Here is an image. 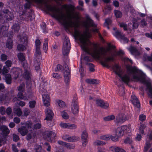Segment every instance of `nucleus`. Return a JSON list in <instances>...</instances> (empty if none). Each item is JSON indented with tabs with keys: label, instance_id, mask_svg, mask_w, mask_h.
Returning a JSON list of instances; mask_svg holds the SVG:
<instances>
[{
	"label": "nucleus",
	"instance_id": "obj_58",
	"mask_svg": "<svg viewBox=\"0 0 152 152\" xmlns=\"http://www.w3.org/2000/svg\"><path fill=\"white\" fill-rule=\"evenodd\" d=\"M19 136L15 134H13V140L14 141H17L19 140Z\"/></svg>",
	"mask_w": 152,
	"mask_h": 152
},
{
	"label": "nucleus",
	"instance_id": "obj_7",
	"mask_svg": "<svg viewBox=\"0 0 152 152\" xmlns=\"http://www.w3.org/2000/svg\"><path fill=\"white\" fill-rule=\"evenodd\" d=\"M131 131V128L130 125H124L117 129L116 134H118V136H122L124 133H129Z\"/></svg>",
	"mask_w": 152,
	"mask_h": 152
},
{
	"label": "nucleus",
	"instance_id": "obj_56",
	"mask_svg": "<svg viewBox=\"0 0 152 152\" xmlns=\"http://www.w3.org/2000/svg\"><path fill=\"white\" fill-rule=\"evenodd\" d=\"M1 58L2 61H5L7 59V56L6 54H2L1 55Z\"/></svg>",
	"mask_w": 152,
	"mask_h": 152
},
{
	"label": "nucleus",
	"instance_id": "obj_34",
	"mask_svg": "<svg viewBox=\"0 0 152 152\" xmlns=\"http://www.w3.org/2000/svg\"><path fill=\"white\" fill-rule=\"evenodd\" d=\"M41 59V58L39 60L38 58V57H37V58L36 57L35 58V56H34V59H35V64L36 65V63H37V65H35V69L37 70H38L39 69H40L39 66V61H40Z\"/></svg>",
	"mask_w": 152,
	"mask_h": 152
},
{
	"label": "nucleus",
	"instance_id": "obj_10",
	"mask_svg": "<svg viewBox=\"0 0 152 152\" xmlns=\"http://www.w3.org/2000/svg\"><path fill=\"white\" fill-rule=\"evenodd\" d=\"M71 109L72 113L74 114H76L78 112L79 107L76 97H74L73 99L71 105Z\"/></svg>",
	"mask_w": 152,
	"mask_h": 152
},
{
	"label": "nucleus",
	"instance_id": "obj_42",
	"mask_svg": "<svg viewBox=\"0 0 152 152\" xmlns=\"http://www.w3.org/2000/svg\"><path fill=\"white\" fill-rule=\"evenodd\" d=\"M34 147L35 152H42V151L41 150V147L40 145H34Z\"/></svg>",
	"mask_w": 152,
	"mask_h": 152
},
{
	"label": "nucleus",
	"instance_id": "obj_5",
	"mask_svg": "<svg viewBox=\"0 0 152 152\" xmlns=\"http://www.w3.org/2000/svg\"><path fill=\"white\" fill-rule=\"evenodd\" d=\"M20 43L17 46L18 50L19 51H23L26 48L27 43V37L26 34H24L20 39Z\"/></svg>",
	"mask_w": 152,
	"mask_h": 152
},
{
	"label": "nucleus",
	"instance_id": "obj_13",
	"mask_svg": "<svg viewBox=\"0 0 152 152\" xmlns=\"http://www.w3.org/2000/svg\"><path fill=\"white\" fill-rule=\"evenodd\" d=\"M127 119V117L126 115L123 113H119L116 117L115 120V122L117 123H122L125 122Z\"/></svg>",
	"mask_w": 152,
	"mask_h": 152
},
{
	"label": "nucleus",
	"instance_id": "obj_50",
	"mask_svg": "<svg viewBox=\"0 0 152 152\" xmlns=\"http://www.w3.org/2000/svg\"><path fill=\"white\" fill-rule=\"evenodd\" d=\"M146 118V116L145 115L142 114L140 115L139 117V120L142 121H143L145 120Z\"/></svg>",
	"mask_w": 152,
	"mask_h": 152
},
{
	"label": "nucleus",
	"instance_id": "obj_41",
	"mask_svg": "<svg viewBox=\"0 0 152 152\" xmlns=\"http://www.w3.org/2000/svg\"><path fill=\"white\" fill-rule=\"evenodd\" d=\"M125 10L126 11H130L132 13H134L135 12L133 7L130 5H129L127 7L125 8Z\"/></svg>",
	"mask_w": 152,
	"mask_h": 152
},
{
	"label": "nucleus",
	"instance_id": "obj_43",
	"mask_svg": "<svg viewBox=\"0 0 152 152\" xmlns=\"http://www.w3.org/2000/svg\"><path fill=\"white\" fill-rule=\"evenodd\" d=\"M133 26L134 28L137 27L138 25V23L137 22V20L135 18H133L132 20Z\"/></svg>",
	"mask_w": 152,
	"mask_h": 152
},
{
	"label": "nucleus",
	"instance_id": "obj_21",
	"mask_svg": "<svg viewBox=\"0 0 152 152\" xmlns=\"http://www.w3.org/2000/svg\"><path fill=\"white\" fill-rule=\"evenodd\" d=\"M131 101L134 105L137 108L140 106V103L137 98L134 95L131 96Z\"/></svg>",
	"mask_w": 152,
	"mask_h": 152
},
{
	"label": "nucleus",
	"instance_id": "obj_37",
	"mask_svg": "<svg viewBox=\"0 0 152 152\" xmlns=\"http://www.w3.org/2000/svg\"><path fill=\"white\" fill-rule=\"evenodd\" d=\"M117 130L116 131L115 134L116 136H113L110 135V140H111L113 141H117L118 140V138L119 137H121V136H118V134H116Z\"/></svg>",
	"mask_w": 152,
	"mask_h": 152
},
{
	"label": "nucleus",
	"instance_id": "obj_60",
	"mask_svg": "<svg viewBox=\"0 0 152 152\" xmlns=\"http://www.w3.org/2000/svg\"><path fill=\"white\" fill-rule=\"evenodd\" d=\"M112 22V20L110 18H108L105 20V24L108 25L110 24Z\"/></svg>",
	"mask_w": 152,
	"mask_h": 152
},
{
	"label": "nucleus",
	"instance_id": "obj_38",
	"mask_svg": "<svg viewBox=\"0 0 152 152\" xmlns=\"http://www.w3.org/2000/svg\"><path fill=\"white\" fill-rule=\"evenodd\" d=\"M18 57L19 60L21 61H24L25 60L24 55L22 53H20L18 54Z\"/></svg>",
	"mask_w": 152,
	"mask_h": 152
},
{
	"label": "nucleus",
	"instance_id": "obj_44",
	"mask_svg": "<svg viewBox=\"0 0 152 152\" xmlns=\"http://www.w3.org/2000/svg\"><path fill=\"white\" fill-rule=\"evenodd\" d=\"M12 28L13 30L15 32H17L18 31L19 28L20 26H19V25L16 24H14L13 26L12 27Z\"/></svg>",
	"mask_w": 152,
	"mask_h": 152
},
{
	"label": "nucleus",
	"instance_id": "obj_49",
	"mask_svg": "<svg viewBox=\"0 0 152 152\" xmlns=\"http://www.w3.org/2000/svg\"><path fill=\"white\" fill-rule=\"evenodd\" d=\"M150 143L149 142L146 141L145 144V146L144 147V151H147L148 150V149L150 147Z\"/></svg>",
	"mask_w": 152,
	"mask_h": 152
},
{
	"label": "nucleus",
	"instance_id": "obj_24",
	"mask_svg": "<svg viewBox=\"0 0 152 152\" xmlns=\"http://www.w3.org/2000/svg\"><path fill=\"white\" fill-rule=\"evenodd\" d=\"M109 150L110 151L115 152H126L124 149L115 146H113L110 147Z\"/></svg>",
	"mask_w": 152,
	"mask_h": 152
},
{
	"label": "nucleus",
	"instance_id": "obj_54",
	"mask_svg": "<svg viewBox=\"0 0 152 152\" xmlns=\"http://www.w3.org/2000/svg\"><path fill=\"white\" fill-rule=\"evenodd\" d=\"M5 64L6 65V66L9 68V67L11 66L12 62L11 61L8 60L5 62Z\"/></svg>",
	"mask_w": 152,
	"mask_h": 152
},
{
	"label": "nucleus",
	"instance_id": "obj_31",
	"mask_svg": "<svg viewBox=\"0 0 152 152\" xmlns=\"http://www.w3.org/2000/svg\"><path fill=\"white\" fill-rule=\"evenodd\" d=\"M61 114L62 117L64 119L66 120L69 118V116L67 111L64 110L62 111Z\"/></svg>",
	"mask_w": 152,
	"mask_h": 152
},
{
	"label": "nucleus",
	"instance_id": "obj_55",
	"mask_svg": "<svg viewBox=\"0 0 152 152\" xmlns=\"http://www.w3.org/2000/svg\"><path fill=\"white\" fill-rule=\"evenodd\" d=\"M120 26L121 27H123L124 30H127V25L125 23H119Z\"/></svg>",
	"mask_w": 152,
	"mask_h": 152
},
{
	"label": "nucleus",
	"instance_id": "obj_30",
	"mask_svg": "<svg viewBox=\"0 0 152 152\" xmlns=\"http://www.w3.org/2000/svg\"><path fill=\"white\" fill-rule=\"evenodd\" d=\"M110 134L102 135L99 136V139L105 140H109L110 138Z\"/></svg>",
	"mask_w": 152,
	"mask_h": 152
},
{
	"label": "nucleus",
	"instance_id": "obj_57",
	"mask_svg": "<svg viewBox=\"0 0 152 152\" xmlns=\"http://www.w3.org/2000/svg\"><path fill=\"white\" fill-rule=\"evenodd\" d=\"M45 148H46L47 151H50L51 147L48 143H46L45 144Z\"/></svg>",
	"mask_w": 152,
	"mask_h": 152
},
{
	"label": "nucleus",
	"instance_id": "obj_48",
	"mask_svg": "<svg viewBox=\"0 0 152 152\" xmlns=\"http://www.w3.org/2000/svg\"><path fill=\"white\" fill-rule=\"evenodd\" d=\"M29 104L30 108H33L35 105L36 102L35 101H31L29 102Z\"/></svg>",
	"mask_w": 152,
	"mask_h": 152
},
{
	"label": "nucleus",
	"instance_id": "obj_1",
	"mask_svg": "<svg viewBox=\"0 0 152 152\" xmlns=\"http://www.w3.org/2000/svg\"><path fill=\"white\" fill-rule=\"evenodd\" d=\"M27 2L24 5L25 9H28L33 2L37 4L42 9L47 12H51V15L59 22L63 25L66 29L73 28L74 31L73 35L76 39H78L82 50L86 53L90 54L94 58L99 60L102 64L108 68L110 67L109 63L114 60V58L117 56V52L114 49L115 46L110 43L108 44L107 51H110L111 56H106L103 49L99 47L98 45L90 41L89 38L91 36V30L90 28L95 27L93 21L89 17L83 23V25L85 28V30L80 31L77 28L79 27L80 19L79 14L74 13L75 8L71 4H64L61 5V8L66 11L64 13L59 8L55 6H52L48 3V0H25Z\"/></svg>",
	"mask_w": 152,
	"mask_h": 152
},
{
	"label": "nucleus",
	"instance_id": "obj_51",
	"mask_svg": "<svg viewBox=\"0 0 152 152\" xmlns=\"http://www.w3.org/2000/svg\"><path fill=\"white\" fill-rule=\"evenodd\" d=\"M30 113V111L28 109L25 108L24 110L23 115L24 116H27L29 115Z\"/></svg>",
	"mask_w": 152,
	"mask_h": 152
},
{
	"label": "nucleus",
	"instance_id": "obj_15",
	"mask_svg": "<svg viewBox=\"0 0 152 152\" xmlns=\"http://www.w3.org/2000/svg\"><path fill=\"white\" fill-rule=\"evenodd\" d=\"M3 134L0 135L2 137L4 138V139L5 140L6 137L7 135L9 134L10 130L8 129L7 126L5 125L1 126L0 128Z\"/></svg>",
	"mask_w": 152,
	"mask_h": 152
},
{
	"label": "nucleus",
	"instance_id": "obj_62",
	"mask_svg": "<svg viewBox=\"0 0 152 152\" xmlns=\"http://www.w3.org/2000/svg\"><path fill=\"white\" fill-rule=\"evenodd\" d=\"M132 142L131 139L129 138H126L124 140V142L126 143H130Z\"/></svg>",
	"mask_w": 152,
	"mask_h": 152
},
{
	"label": "nucleus",
	"instance_id": "obj_46",
	"mask_svg": "<svg viewBox=\"0 0 152 152\" xmlns=\"http://www.w3.org/2000/svg\"><path fill=\"white\" fill-rule=\"evenodd\" d=\"M115 14L117 18H120L122 16V13L121 12L118 10H115Z\"/></svg>",
	"mask_w": 152,
	"mask_h": 152
},
{
	"label": "nucleus",
	"instance_id": "obj_19",
	"mask_svg": "<svg viewBox=\"0 0 152 152\" xmlns=\"http://www.w3.org/2000/svg\"><path fill=\"white\" fill-rule=\"evenodd\" d=\"M42 100L44 104L46 107L50 105V99L48 94L47 93L43 94L42 95Z\"/></svg>",
	"mask_w": 152,
	"mask_h": 152
},
{
	"label": "nucleus",
	"instance_id": "obj_14",
	"mask_svg": "<svg viewBox=\"0 0 152 152\" xmlns=\"http://www.w3.org/2000/svg\"><path fill=\"white\" fill-rule=\"evenodd\" d=\"M81 138L82 145L83 146H85L88 142V134L86 130H84L82 132Z\"/></svg>",
	"mask_w": 152,
	"mask_h": 152
},
{
	"label": "nucleus",
	"instance_id": "obj_16",
	"mask_svg": "<svg viewBox=\"0 0 152 152\" xmlns=\"http://www.w3.org/2000/svg\"><path fill=\"white\" fill-rule=\"evenodd\" d=\"M65 68L64 73V80L65 83L67 84L69 80L70 71L67 65H65Z\"/></svg>",
	"mask_w": 152,
	"mask_h": 152
},
{
	"label": "nucleus",
	"instance_id": "obj_3",
	"mask_svg": "<svg viewBox=\"0 0 152 152\" xmlns=\"http://www.w3.org/2000/svg\"><path fill=\"white\" fill-rule=\"evenodd\" d=\"M25 86L24 84L22 83L20 85L18 88V90L19 92L18 94L17 98H15L13 99L14 101H15V99H17L18 100H19L20 99H23L24 100H27L29 98L31 97V93L30 90L28 92V94L25 96H23L22 92L24 91Z\"/></svg>",
	"mask_w": 152,
	"mask_h": 152
},
{
	"label": "nucleus",
	"instance_id": "obj_45",
	"mask_svg": "<svg viewBox=\"0 0 152 152\" xmlns=\"http://www.w3.org/2000/svg\"><path fill=\"white\" fill-rule=\"evenodd\" d=\"M57 102L59 106L61 107H63L65 106L64 102L62 100H58Z\"/></svg>",
	"mask_w": 152,
	"mask_h": 152
},
{
	"label": "nucleus",
	"instance_id": "obj_25",
	"mask_svg": "<svg viewBox=\"0 0 152 152\" xmlns=\"http://www.w3.org/2000/svg\"><path fill=\"white\" fill-rule=\"evenodd\" d=\"M96 104L99 106L104 108H107L109 106V104L107 103L104 102L103 101L100 100H97Z\"/></svg>",
	"mask_w": 152,
	"mask_h": 152
},
{
	"label": "nucleus",
	"instance_id": "obj_22",
	"mask_svg": "<svg viewBox=\"0 0 152 152\" xmlns=\"http://www.w3.org/2000/svg\"><path fill=\"white\" fill-rule=\"evenodd\" d=\"M129 50L132 54L136 57L139 56L140 54V53L134 47L131 46L129 48Z\"/></svg>",
	"mask_w": 152,
	"mask_h": 152
},
{
	"label": "nucleus",
	"instance_id": "obj_20",
	"mask_svg": "<svg viewBox=\"0 0 152 152\" xmlns=\"http://www.w3.org/2000/svg\"><path fill=\"white\" fill-rule=\"evenodd\" d=\"M46 118L45 119L46 120H50L52 117L53 113L51 110L50 108H48L45 110Z\"/></svg>",
	"mask_w": 152,
	"mask_h": 152
},
{
	"label": "nucleus",
	"instance_id": "obj_28",
	"mask_svg": "<svg viewBox=\"0 0 152 152\" xmlns=\"http://www.w3.org/2000/svg\"><path fill=\"white\" fill-rule=\"evenodd\" d=\"M13 113L18 116H20L22 114L21 110L19 107H15L13 108Z\"/></svg>",
	"mask_w": 152,
	"mask_h": 152
},
{
	"label": "nucleus",
	"instance_id": "obj_4",
	"mask_svg": "<svg viewBox=\"0 0 152 152\" xmlns=\"http://www.w3.org/2000/svg\"><path fill=\"white\" fill-rule=\"evenodd\" d=\"M21 125H24L21 128H19L18 129V131L22 136L26 135L28 131H32L31 122L29 121L26 122L25 123H21Z\"/></svg>",
	"mask_w": 152,
	"mask_h": 152
},
{
	"label": "nucleus",
	"instance_id": "obj_64",
	"mask_svg": "<svg viewBox=\"0 0 152 152\" xmlns=\"http://www.w3.org/2000/svg\"><path fill=\"white\" fill-rule=\"evenodd\" d=\"M12 148L13 151L14 152H18V151L17 148H16L15 145H13L12 146Z\"/></svg>",
	"mask_w": 152,
	"mask_h": 152
},
{
	"label": "nucleus",
	"instance_id": "obj_32",
	"mask_svg": "<svg viewBox=\"0 0 152 152\" xmlns=\"http://www.w3.org/2000/svg\"><path fill=\"white\" fill-rule=\"evenodd\" d=\"M6 46L9 49H11L12 47V41L11 39H9L6 43Z\"/></svg>",
	"mask_w": 152,
	"mask_h": 152
},
{
	"label": "nucleus",
	"instance_id": "obj_26",
	"mask_svg": "<svg viewBox=\"0 0 152 152\" xmlns=\"http://www.w3.org/2000/svg\"><path fill=\"white\" fill-rule=\"evenodd\" d=\"M34 122L33 126H32V124L31 123V126L32 128V130L34 129H39L41 127V125L39 119H38L37 121H34Z\"/></svg>",
	"mask_w": 152,
	"mask_h": 152
},
{
	"label": "nucleus",
	"instance_id": "obj_52",
	"mask_svg": "<svg viewBox=\"0 0 152 152\" xmlns=\"http://www.w3.org/2000/svg\"><path fill=\"white\" fill-rule=\"evenodd\" d=\"M83 56H82V58ZM82 58H81V60H80V68L79 69V71H80V75L81 76L82 75V73L83 72V68L82 66V64L83 63H82Z\"/></svg>",
	"mask_w": 152,
	"mask_h": 152
},
{
	"label": "nucleus",
	"instance_id": "obj_36",
	"mask_svg": "<svg viewBox=\"0 0 152 152\" xmlns=\"http://www.w3.org/2000/svg\"><path fill=\"white\" fill-rule=\"evenodd\" d=\"M83 56L82 59V63H84V61H91L92 60V59L91 58L89 57L88 56H86V57H84V55L82 54L81 56V59L82 56Z\"/></svg>",
	"mask_w": 152,
	"mask_h": 152
},
{
	"label": "nucleus",
	"instance_id": "obj_11",
	"mask_svg": "<svg viewBox=\"0 0 152 152\" xmlns=\"http://www.w3.org/2000/svg\"><path fill=\"white\" fill-rule=\"evenodd\" d=\"M40 41L39 39H36L35 41V44L36 46V52L34 54L35 58L38 57V58L40 60L41 58V52L40 51Z\"/></svg>",
	"mask_w": 152,
	"mask_h": 152
},
{
	"label": "nucleus",
	"instance_id": "obj_61",
	"mask_svg": "<svg viewBox=\"0 0 152 152\" xmlns=\"http://www.w3.org/2000/svg\"><path fill=\"white\" fill-rule=\"evenodd\" d=\"M8 27L7 26H3L1 29V31L0 33H1L2 32L7 31L8 30Z\"/></svg>",
	"mask_w": 152,
	"mask_h": 152
},
{
	"label": "nucleus",
	"instance_id": "obj_12",
	"mask_svg": "<svg viewBox=\"0 0 152 152\" xmlns=\"http://www.w3.org/2000/svg\"><path fill=\"white\" fill-rule=\"evenodd\" d=\"M10 72L12 74V77L15 79H16L19 76L22 75L21 70L18 68H12Z\"/></svg>",
	"mask_w": 152,
	"mask_h": 152
},
{
	"label": "nucleus",
	"instance_id": "obj_40",
	"mask_svg": "<svg viewBox=\"0 0 152 152\" xmlns=\"http://www.w3.org/2000/svg\"><path fill=\"white\" fill-rule=\"evenodd\" d=\"M48 39H46L44 41V42L43 44V49L45 52L46 53L48 49Z\"/></svg>",
	"mask_w": 152,
	"mask_h": 152
},
{
	"label": "nucleus",
	"instance_id": "obj_23",
	"mask_svg": "<svg viewBox=\"0 0 152 152\" xmlns=\"http://www.w3.org/2000/svg\"><path fill=\"white\" fill-rule=\"evenodd\" d=\"M58 143L62 146H65L68 148L73 149L75 147L74 145L70 143H67L64 142L62 141H58Z\"/></svg>",
	"mask_w": 152,
	"mask_h": 152
},
{
	"label": "nucleus",
	"instance_id": "obj_59",
	"mask_svg": "<svg viewBox=\"0 0 152 152\" xmlns=\"http://www.w3.org/2000/svg\"><path fill=\"white\" fill-rule=\"evenodd\" d=\"M53 77L56 79H59L61 78L60 75L56 73H53Z\"/></svg>",
	"mask_w": 152,
	"mask_h": 152
},
{
	"label": "nucleus",
	"instance_id": "obj_17",
	"mask_svg": "<svg viewBox=\"0 0 152 152\" xmlns=\"http://www.w3.org/2000/svg\"><path fill=\"white\" fill-rule=\"evenodd\" d=\"M61 127L64 129H73L77 127V126L74 124L61 122L60 124Z\"/></svg>",
	"mask_w": 152,
	"mask_h": 152
},
{
	"label": "nucleus",
	"instance_id": "obj_63",
	"mask_svg": "<svg viewBox=\"0 0 152 152\" xmlns=\"http://www.w3.org/2000/svg\"><path fill=\"white\" fill-rule=\"evenodd\" d=\"M12 112V110L11 108L8 107L6 110V112L8 115L10 114Z\"/></svg>",
	"mask_w": 152,
	"mask_h": 152
},
{
	"label": "nucleus",
	"instance_id": "obj_39",
	"mask_svg": "<svg viewBox=\"0 0 152 152\" xmlns=\"http://www.w3.org/2000/svg\"><path fill=\"white\" fill-rule=\"evenodd\" d=\"M95 145H103L105 144V142L101 141L99 140H96L94 143Z\"/></svg>",
	"mask_w": 152,
	"mask_h": 152
},
{
	"label": "nucleus",
	"instance_id": "obj_47",
	"mask_svg": "<svg viewBox=\"0 0 152 152\" xmlns=\"http://www.w3.org/2000/svg\"><path fill=\"white\" fill-rule=\"evenodd\" d=\"M145 127V126L144 124H141L140 125L139 128V131L141 134H142L144 133V129Z\"/></svg>",
	"mask_w": 152,
	"mask_h": 152
},
{
	"label": "nucleus",
	"instance_id": "obj_9",
	"mask_svg": "<svg viewBox=\"0 0 152 152\" xmlns=\"http://www.w3.org/2000/svg\"><path fill=\"white\" fill-rule=\"evenodd\" d=\"M113 30L114 31L113 32V35L125 43L129 41V39L125 37L124 35H123L120 32L116 30V28H114Z\"/></svg>",
	"mask_w": 152,
	"mask_h": 152
},
{
	"label": "nucleus",
	"instance_id": "obj_33",
	"mask_svg": "<svg viewBox=\"0 0 152 152\" xmlns=\"http://www.w3.org/2000/svg\"><path fill=\"white\" fill-rule=\"evenodd\" d=\"M86 82L91 84H97L99 83V81L95 79H87L86 80Z\"/></svg>",
	"mask_w": 152,
	"mask_h": 152
},
{
	"label": "nucleus",
	"instance_id": "obj_29",
	"mask_svg": "<svg viewBox=\"0 0 152 152\" xmlns=\"http://www.w3.org/2000/svg\"><path fill=\"white\" fill-rule=\"evenodd\" d=\"M62 138L64 140L68 142H73L75 140V137H69L68 135H65L62 137Z\"/></svg>",
	"mask_w": 152,
	"mask_h": 152
},
{
	"label": "nucleus",
	"instance_id": "obj_27",
	"mask_svg": "<svg viewBox=\"0 0 152 152\" xmlns=\"http://www.w3.org/2000/svg\"><path fill=\"white\" fill-rule=\"evenodd\" d=\"M23 75L25 79L28 80V81H30L31 75L28 69H25V72Z\"/></svg>",
	"mask_w": 152,
	"mask_h": 152
},
{
	"label": "nucleus",
	"instance_id": "obj_18",
	"mask_svg": "<svg viewBox=\"0 0 152 152\" xmlns=\"http://www.w3.org/2000/svg\"><path fill=\"white\" fill-rule=\"evenodd\" d=\"M45 134L47 136L46 139L48 141L50 142H53V140L56 136V134L54 132L50 131H48L46 132Z\"/></svg>",
	"mask_w": 152,
	"mask_h": 152
},
{
	"label": "nucleus",
	"instance_id": "obj_8",
	"mask_svg": "<svg viewBox=\"0 0 152 152\" xmlns=\"http://www.w3.org/2000/svg\"><path fill=\"white\" fill-rule=\"evenodd\" d=\"M9 68L6 66H4L2 70V74L5 77V80L7 84H10L11 83L12 78L10 74H7L9 72Z\"/></svg>",
	"mask_w": 152,
	"mask_h": 152
},
{
	"label": "nucleus",
	"instance_id": "obj_53",
	"mask_svg": "<svg viewBox=\"0 0 152 152\" xmlns=\"http://www.w3.org/2000/svg\"><path fill=\"white\" fill-rule=\"evenodd\" d=\"M6 113L5 109V108L3 107H0V113L2 115H4Z\"/></svg>",
	"mask_w": 152,
	"mask_h": 152
},
{
	"label": "nucleus",
	"instance_id": "obj_6",
	"mask_svg": "<svg viewBox=\"0 0 152 152\" xmlns=\"http://www.w3.org/2000/svg\"><path fill=\"white\" fill-rule=\"evenodd\" d=\"M70 48V44L68 37H65L64 39L62 48V53L64 55L66 56L69 53Z\"/></svg>",
	"mask_w": 152,
	"mask_h": 152
},
{
	"label": "nucleus",
	"instance_id": "obj_35",
	"mask_svg": "<svg viewBox=\"0 0 152 152\" xmlns=\"http://www.w3.org/2000/svg\"><path fill=\"white\" fill-rule=\"evenodd\" d=\"M115 119V117L113 115H111L105 117L104 118V120L105 121H109L113 120Z\"/></svg>",
	"mask_w": 152,
	"mask_h": 152
},
{
	"label": "nucleus",
	"instance_id": "obj_2",
	"mask_svg": "<svg viewBox=\"0 0 152 152\" xmlns=\"http://www.w3.org/2000/svg\"><path fill=\"white\" fill-rule=\"evenodd\" d=\"M113 71L124 82L127 83L132 77L135 81H139L146 86V91L149 96L152 97V86L148 78L145 74L134 66L132 67L129 65L126 66L127 71L125 72L120 66L115 64L111 67Z\"/></svg>",
	"mask_w": 152,
	"mask_h": 152
}]
</instances>
